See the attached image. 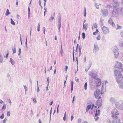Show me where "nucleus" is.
<instances>
[{
	"label": "nucleus",
	"mask_w": 123,
	"mask_h": 123,
	"mask_svg": "<svg viewBox=\"0 0 123 123\" xmlns=\"http://www.w3.org/2000/svg\"><path fill=\"white\" fill-rule=\"evenodd\" d=\"M7 120V118H5L4 120L3 121V123H6Z\"/></svg>",
	"instance_id": "nucleus-46"
},
{
	"label": "nucleus",
	"mask_w": 123,
	"mask_h": 123,
	"mask_svg": "<svg viewBox=\"0 0 123 123\" xmlns=\"http://www.w3.org/2000/svg\"><path fill=\"white\" fill-rule=\"evenodd\" d=\"M82 120L80 119H79L78 120L77 123H81Z\"/></svg>",
	"instance_id": "nucleus-49"
},
{
	"label": "nucleus",
	"mask_w": 123,
	"mask_h": 123,
	"mask_svg": "<svg viewBox=\"0 0 123 123\" xmlns=\"http://www.w3.org/2000/svg\"><path fill=\"white\" fill-rule=\"evenodd\" d=\"M3 61V58L2 56L0 55V62H2Z\"/></svg>",
	"instance_id": "nucleus-36"
},
{
	"label": "nucleus",
	"mask_w": 123,
	"mask_h": 123,
	"mask_svg": "<svg viewBox=\"0 0 123 123\" xmlns=\"http://www.w3.org/2000/svg\"><path fill=\"white\" fill-rule=\"evenodd\" d=\"M101 99L100 100H98L97 101L96 103V105L97 106H98V108L101 107L102 106V104L101 103Z\"/></svg>",
	"instance_id": "nucleus-14"
},
{
	"label": "nucleus",
	"mask_w": 123,
	"mask_h": 123,
	"mask_svg": "<svg viewBox=\"0 0 123 123\" xmlns=\"http://www.w3.org/2000/svg\"><path fill=\"white\" fill-rule=\"evenodd\" d=\"M32 99L34 103H37V101L35 98H32Z\"/></svg>",
	"instance_id": "nucleus-40"
},
{
	"label": "nucleus",
	"mask_w": 123,
	"mask_h": 123,
	"mask_svg": "<svg viewBox=\"0 0 123 123\" xmlns=\"http://www.w3.org/2000/svg\"><path fill=\"white\" fill-rule=\"evenodd\" d=\"M82 37L83 39H84L85 38V35L84 32H83L82 33Z\"/></svg>",
	"instance_id": "nucleus-35"
},
{
	"label": "nucleus",
	"mask_w": 123,
	"mask_h": 123,
	"mask_svg": "<svg viewBox=\"0 0 123 123\" xmlns=\"http://www.w3.org/2000/svg\"><path fill=\"white\" fill-rule=\"evenodd\" d=\"M91 65H92L91 63V62L89 63V64L88 67V70H89L90 69V67H91Z\"/></svg>",
	"instance_id": "nucleus-41"
},
{
	"label": "nucleus",
	"mask_w": 123,
	"mask_h": 123,
	"mask_svg": "<svg viewBox=\"0 0 123 123\" xmlns=\"http://www.w3.org/2000/svg\"><path fill=\"white\" fill-rule=\"evenodd\" d=\"M120 15L123 17V7H122L120 9Z\"/></svg>",
	"instance_id": "nucleus-22"
},
{
	"label": "nucleus",
	"mask_w": 123,
	"mask_h": 123,
	"mask_svg": "<svg viewBox=\"0 0 123 123\" xmlns=\"http://www.w3.org/2000/svg\"><path fill=\"white\" fill-rule=\"evenodd\" d=\"M93 26L95 28H97V24L96 23H95L93 25Z\"/></svg>",
	"instance_id": "nucleus-48"
},
{
	"label": "nucleus",
	"mask_w": 123,
	"mask_h": 123,
	"mask_svg": "<svg viewBox=\"0 0 123 123\" xmlns=\"http://www.w3.org/2000/svg\"><path fill=\"white\" fill-rule=\"evenodd\" d=\"M63 49H62V44H61V52H60V53H61V56H62V53H63Z\"/></svg>",
	"instance_id": "nucleus-30"
},
{
	"label": "nucleus",
	"mask_w": 123,
	"mask_h": 123,
	"mask_svg": "<svg viewBox=\"0 0 123 123\" xmlns=\"http://www.w3.org/2000/svg\"><path fill=\"white\" fill-rule=\"evenodd\" d=\"M99 90H97L95 91L94 93V96L96 98H97L98 97V96L100 94H101Z\"/></svg>",
	"instance_id": "nucleus-13"
},
{
	"label": "nucleus",
	"mask_w": 123,
	"mask_h": 123,
	"mask_svg": "<svg viewBox=\"0 0 123 123\" xmlns=\"http://www.w3.org/2000/svg\"><path fill=\"white\" fill-rule=\"evenodd\" d=\"M106 7L108 8H110L111 9L113 7V6H112L110 5H107Z\"/></svg>",
	"instance_id": "nucleus-44"
},
{
	"label": "nucleus",
	"mask_w": 123,
	"mask_h": 123,
	"mask_svg": "<svg viewBox=\"0 0 123 123\" xmlns=\"http://www.w3.org/2000/svg\"><path fill=\"white\" fill-rule=\"evenodd\" d=\"M105 90L103 86V85L101 88V94H103L104 93V92L105 91Z\"/></svg>",
	"instance_id": "nucleus-17"
},
{
	"label": "nucleus",
	"mask_w": 123,
	"mask_h": 123,
	"mask_svg": "<svg viewBox=\"0 0 123 123\" xmlns=\"http://www.w3.org/2000/svg\"><path fill=\"white\" fill-rule=\"evenodd\" d=\"M12 52L14 54L16 52V50L15 47H14V48H12Z\"/></svg>",
	"instance_id": "nucleus-32"
},
{
	"label": "nucleus",
	"mask_w": 123,
	"mask_h": 123,
	"mask_svg": "<svg viewBox=\"0 0 123 123\" xmlns=\"http://www.w3.org/2000/svg\"><path fill=\"white\" fill-rule=\"evenodd\" d=\"M99 117H95V121H97L98 120V119H99Z\"/></svg>",
	"instance_id": "nucleus-61"
},
{
	"label": "nucleus",
	"mask_w": 123,
	"mask_h": 123,
	"mask_svg": "<svg viewBox=\"0 0 123 123\" xmlns=\"http://www.w3.org/2000/svg\"><path fill=\"white\" fill-rule=\"evenodd\" d=\"M45 30H46V28L45 27H43V33L44 34H45Z\"/></svg>",
	"instance_id": "nucleus-58"
},
{
	"label": "nucleus",
	"mask_w": 123,
	"mask_h": 123,
	"mask_svg": "<svg viewBox=\"0 0 123 123\" xmlns=\"http://www.w3.org/2000/svg\"><path fill=\"white\" fill-rule=\"evenodd\" d=\"M91 106L92 105L91 104L87 106L86 109V112H87L88 110L90 109Z\"/></svg>",
	"instance_id": "nucleus-18"
},
{
	"label": "nucleus",
	"mask_w": 123,
	"mask_h": 123,
	"mask_svg": "<svg viewBox=\"0 0 123 123\" xmlns=\"http://www.w3.org/2000/svg\"><path fill=\"white\" fill-rule=\"evenodd\" d=\"M53 102V101H52L49 104V105H51L52 104Z\"/></svg>",
	"instance_id": "nucleus-64"
},
{
	"label": "nucleus",
	"mask_w": 123,
	"mask_h": 123,
	"mask_svg": "<svg viewBox=\"0 0 123 123\" xmlns=\"http://www.w3.org/2000/svg\"><path fill=\"white\" fill-rule=\"evenodd\" d=\"M102 30L103 33L105 34H106L109 32L108 29L105 26H103Z\"/></svg>",
	"instance_id": "nucleus-11"
},
{
	"label": "nucleus",
	"mask_w": 123,
	"mask_h": 123,
	"mask_svg": "<svg viewBox=\"0 0 123 123\" xmlns=\"http://www.w3.org/2000/svg\"><path fill=\"white\" fill-rule=\"evenodd\" d=\"M32 30V29L31 28H30V35L31 36V31Z\"/></svg>",
	"instance_id": "nucleus-56"
},
{
	"label": "nucleus",
	"mask_w": 123,
	"mask_h": 123,
	"mask_svg": "<svg viewBox=\"0 0 123 123\" xmlns=\"http://www.w3.org/2000/svg\"><path fill=\"white\" fill-rule=\"evenodd\" d=\"M94 48L93 49V53H96L99 50V48L97 44H95L94 45Z\"/></svg>",
	"instance_id": "nucleus-8"
},
{
	"label": "nucleus",
	"mask_w": 123,
	"mask_h": 123,
	"mask_svg": "<svg viewBox=\"0 0 123 123\" xmlns=\"http://www.w3.org/2000/svg\"><path fill=\"white\" fill-rule=\"evenodd\" d=\"M114 74L116 77V79L118 83H120L122 81L123 79V76L121 74L120 70L117 69H114Z\"/></svg>",
	"instance_id": "nucleus-1"
},
{
	"label": "nucleus",
	"mask_w": 123,
	"mask_h": 123,
	"mask_svg": "<svg viewBox=\"0 0 123 123\" xmlns=\"http://www.w3.org/2000/svg\"><path fill=\"white\" fill-rule=\"evenodd\" d=\"M96 113L95 114V117H97V116H98V114L97 113V110L96 111Z\"/></svg>",
	"instance_id": "nucleus-51"
},
{
	"label": "nucleus",
	"mask_w": 123,
	"mask_h": 123,
	"mask_svg": "<svg viewBox=\"0 0 123 123\" xmlns=\"http://www.w3.org/2000/svg\"><path fill=\"white\" fill-rule=\"evenodd\" d=\"M121 35L122 37L123 38V31H121Z\"/></svg>",
	"instance_id": "nucleus-52"
},
{
	"label": "nucleus",
	"mask_w": 123,
	"mask_h": 123,
	"mask_svg": "<svg viewBox=\"0 0 123 123\" xmlns=\"http://www.w3.org/2000/svg\"><path fill=\"white\" fill-rule=\"evenodd\" d=\"M10 14V13L9 12V10L8 9H7L6 11V13L5 14V15L6 16H8Z\"/></svg>",
	"instance_id": "nucleus-23"
},
{
	"label": "nucleus",
	"mask_w": 123,
	"mask_h": 123,
	"mask_svg": "<svg viewBox=\"0 0 123 123\" xmlns=\"http://www.w3.org/2000/svg\"><path fill=\"white\" fill-rule=\"evenodd\" d=\"M84 16L85 17H86V8L85 7H84Z\"/></svg>",
	"instance_id": "nucleus-39"
},
{
	"label": "nucleus",
	"mask_w": 123,
	"mask_h": 123,
	"mask_svg": "<svg viewBox=\"0 0 123 123\" xmlns=\"http://www.w3.org/2000/svg\"><path fill=\"white\" fill-rule=\"evenodd\" d=\"M112 22H113V21L111 18H110L108 20V22L110 25L112 23Z\"/></svg>",
	"instance_id": "nucleus-25"
},
{
	"label": "nucleus",
	"mask_w": 123,
	"mask_h": 123,
	"mask_svg": "<svg viewBox=\"0 0 123 123\" xmlns=\"http://www.w3.org/2000/svg\"><path fill=\"white\" fill-rule=\"evenodd\" d=\"M52 107H51V110H50V114H49V116H50V119H49L50 121L51 119V113H52Z\"/></svg>",
	"instance_id": "nucleus-29"
},
{
	"label": "nucleus",
	"mask_w": 123,
	"mask_h": 123,
	"mask_svg": "<svg viewBox=\"0 0 123 123\" xmlns=\"http://www.w3.org/2000/svg\"><path fill=\"white\" fill-rule=\"evenodd\" d=\"M73 61L74 62L75 60V58H74V53H73Z\"/></svg>",
	"instance_id": "nucleus-54"
},
{
	"label": "nucleus",
	"mask_w": 123,
	"mask_h": 123,
	"mask_svg": "<svg viewBox=\"0 0 123 123\" xmlns=\"http://www.w3.org/2000/svg\"><path fill=\"white\" fill-rule=\"evenodd\" d=\"M101 12L104 17H106L108 15V11L106 9L101 10Z\"/></svg>",
	"instance_id": "nucleus-9"
},
{
	"label": "nucleus",
	"mask_w": 123,
	"mask_h": 123,
	"mask_svg": "<svg viewBox=\"0 0 123 123\" xmlns=\"http://www.w3.org/2000/svg\"><path fill=\"white\" fill-rule=\"evenodd\" d=\"M30 6H29L28 8V19L29 18L30 16V8L29 7Z\"/></svg>",
	"instance_id": "nucleus-26"
},
{
	"label": "nucleus",
	"mask_w": 123,
	"mask_h": 123,
	"mask_svg": "<svg viewBox=\"0 0 123 123\" xmlns=\"http://www.w3.org/2000/svg\"><path fill=\"white\" fill-rule=\"evenodd\" d=\"M111 25L112 27H115V24L113 22H112V23H111Z\"/></svg>",
	"instance_id": "nucleus-43"
},
{
	"label": "nucleus",
	"mask_w": 123,
	"mask_h": 123,
	"mask_svg": "<svg viewBox=\"0 0 123 123\" xmlns=\"http://www.w3.org/2000/svg\"><path fill=\"white\" fill-rule=\"evenodd\" d=\"M6 105L5 104H4L3 106H2V110L5 109H6Z\"/></svg>",
	"instance_id": "nucleus-34"
},
{
	"label": "nucleus",
	"mask_w": 123,
	"mask_h": 123,
	"mask_svg": "<svg viewBox=\"0 0 123 123\" xmlns=\"http://www.w3.org/2000/svg\"><path fill=\"white\" fill-rule=\"evenodd\" d=\"M68 68V67L66 65L65 66V71H67V70Z\"/></svg>",
	"instance_id": "nucleus-63"
},
{
	"label": "nucleus",
	"mask_w": 123,
	"mask_h": 123,
	"mask_svg": "<svg viewBox=\"0 0 123 123\" xmlns=\"http://www.w3.org/2000/svg\"><path fill=\"white\" fill-rule=\"evenodd\" d=\"M120 84L119 85V88L121 89H123V81L121 82Z\"/></svg>",
	"instance_id": "nucleus-21"
},
{
	"label": "nucleus",
	"mask_w": 123,
	"mask_h": 123,
	"mask_svg": "<svg viewBox=\"0 0 123 123\" xmlns=\"http://www.w3.org/2000/svg\"><path fill=\"white\" fill-rule=\"evenodd\" d=\"M114 3L113 4V7L114 8H116L119 5V3L117 1H113Z\"/></svg>",
	"instance_id": "nucleus-12"
},
{
	"label": "nucleus",
	"mask_w": 123,
	"mask_h": 123,
	"mask_svg": "<svg viewBox=\"0 0 123 123\" xmlns=\"http://www.w3.org/2000/svg\"><path fill=\"white\" fill-rule=\"evenodd\" d=\"M116 107L118 109L123 110V103L121 101L116 103L115 104Z\"/></svg>",
	"instance_id": "nucleus-6"
},
{
	"label": "nucleus",
	"mask_w": 123,
	"mask_h": 123,
	"mask_svg": "<svg viewBox=\"0 0 123 123\" xmlns=\"http://www.w3.org/2000/svg\"><path fill=\"white\" fill-rule=\"evenodd\" d=\"M119 11L117 9H114L112 13V16L113 17H117L119 16Z\"/></svg>",
	"instance_id": "nucleus-5"
},
{
	"label": "nucleus",
	"mask_w": 123,
	"mask_h": 123,
	"mask_svg": "<svg viewBox=\"0 0 123 123\" xmlns=\"http://www.w3.org/2000/svg\"><path fill=\"white\" fill-rule=\"evenodd\" d=\"M47 82H48L47 85H49V77H48L47 79Z\"/></svg>",
	"instance_id": "nucleus-57"
},
{
	"label": "nucleus",
	"mask_w": 123,
	"mask_h": 123,
	"mask_svg": "<svg viewBox=\"0 0 123 123\" xmlns=\"http://www.w3.org/2000/svg\"><path fill=\"white\" fill-rule=\"evenodd\" d=\"M87 84L86 82L84 84V89L85 90H86L87 89Z\"/></svg>",
	"instance_id": "nucleus-33"
},
{
	"label": "nucleus",
	"mask_w": 123,
	"mask_h": 123,
	"mask_svg": "<svg viewBox=\"0 0 123 123\" xmlns=\"http://www.w3.org/2000/svg\"><path fill=\"white\" fill-rule=\"evenodd\" d=\"M88 25V24H84V23H83V28L84 27V29L86 31V30L87 28Z\"/></svg>",
	"instance_id": "nucleus-19"
},
{
	"label": "nucleus",
	"mask_w": 123,
	"mask_h": 123,
	"mask_svg": "<svg viewBox=\"0 0 123 123\" xmlns=\"http://www.w3.org/2000/svg\"><path fill=\"white\" fill-rule=\"evenodd\" d=\"M7 101L10 104V105L11 104V102L10 99H7Z\"/></svg>",
	"instance_id": "nucleus-55"
},
{
	"label": "nucleus",
	"mask_w": 123,
	"mask_h": 123,
	"mask_svg": "<svg viewBox=\"0 0 123 123\" xmlns=\"http://www.w3.org/2000/svg\"><path fill=\"white\" fill-rule=\"evenodd\" d=\"M113 50V53L114 54V57L115 58H117L119 55V53L118 51V49L117 48H115Z\"/></svg>",
	"instance_id": "nucleus-7"
},
{
	"label": "nucleus",
	"mask_w": 123,
	"mask_h": 123,
	"mask_svg": "<svg viewBox=\"0 0 123 123\" xmlns=\"http://www.w3.org/2000/svg\"><path fill=\"white\" fill-rule=\"evenodd\" d=\"M119 45L120 47H123V41H120L119 43Z\"/></svg>",
	"instance_id": "nucleus-27"
},
{
	"label": "nucleus",
	"mask_w": 123,
	"mask_h": 123,
	"mask_svg": "<svg viewBox=\"0 0 123 123\" xmlns=\"http://www.w3.org/2000/svg\"><path fill=\"white\" fill-rule=\"evenodd\" d=\"M111 113L112 114V117L114 119H117L119 115V112L115 108L112 110Z\"/></svg>",
	"instance_id": "nucleus-3"
},
{
	"label": "nucleus",
	"mask_w": 123,
	"mask_h": 123,
	"mask_svg": "<svg viewBox=\"0 0 123 123\" xmlns=\"http://www.w3.org/2000/svg\"><path fill=\"white\" fill-rule=\"evenodd\" d=\"M104 21V19H103L102 18H101L100 19V24L101 25H103V22Z\"/></svg>",
	"instance_id": "nucleus-24"
},
{
	"label": "nucleus",
	"mask_w": 123,
	"mask_h": 123,
	"mask_svg": "<svg viewBox=\"0 0 123 123\" xmlns=\"http://www.w3.org/2000/svg\"><path fill=\"white\" fill-rule=\"evenodd\" d=\"M10 111H8L7 112V116H10Z\"/></svg>",
	"instance_id": "nucleus-45"
},
{
	"label": "nucleus",
	"mask_w": 123,
	"mask_h": 123,
	"mask_svg": "<svg viewBox=\"0 0 123 123\" xmlns=\"http://www.w3.org/2000/svg\"><path fill=\"white\" fill-rule=\"evenodd\" d=\"M40 91L39 89V87H38V86H37V92H39V91Z\"/></svg>",
	"instance_id": "nucleus-60"
},
{
	"label": "nucleus",
	"mask_w": 123,
	"mask_h": 123,
	"mask_svg": "<svg viewBox=\"0 0 123 123\" xmlns=\"http://www.w3.org/2000/svg\"><path fill=\"white\" fill-rule=\"evenodd\" d=\"M115 120L112 121V123H120V120L118 119H116Z\"/></svg>",
	"instance_id": "nucleus-16"
},
{
	"label": "nucleus",
	"mask_w": 123,
	"mask_h": 123,
	"mask_svg": "<svg viewBox=\"0 0 123 123\" xmlns=\"http://www.w3.org/2000/svg\"><path fill=\"white\" fill-rule=\"evenodd\" d=\"M110 102L112 104L115 103L116 102V100L115 98H111L110 99Z\"/></svg>",
	"instance_id": "nucleus-15"
},
{
	"label": "nucleus",
	"mask_w": 123,
	"mask_h": 123,
	"mask_svg": "<svg viewBox=\"0 0 123 123\" xmlns=\"http://www.w3.org/2000/svg\"><path fill=\"white\" fill-rule=\"evenodd\" d=\"M9 62L11 63L12 65H13L15 63L14 61L12 58H10Z\"/></svg>",
	"instance_id": "nucleus-20"
},
{
	"label": "nucleus",
	"mask_w": 123,
	"mask_h": 123,
	"mask_svg": "<svg viewBox=\"0 0 123 123\" xmlns=\"http://www.w3.org/2000/svg\"><path fill=\"white\" fill-rule=\"evenodd\" d=\"M4 117V113H3L0 116V118L1 119H3Z\"/></svg>",
	"instance_id": "nucleus-42"
},
{
	"label": "nucleus",
	"mask_w": 123,
	"mask_h": 123,
	"mask_svg": "<svg viewBox=\"0 0 123 123\" xmlns=\"http://www.w3.org/2000/svg\"><path fill=\"white\" fill-rule=\"evenodd\" d=\"M54 18L53 17L51 16L50 18H49V20L50 21L53 20Z\"/></svg>",
	"instance_id": "nucleus-47"
},
{
	"label": "nucleus",
	"mask_w": 123,
	"mask_h": 123,
	"mask_svg": "<svg viewBox=\"0 0 123 123\" xmlns=\"http://www.w3.org/2000/svg\"><path fill=\"white\" fill-rule=\"evenodd\" d=\"M10 20L11 23L13 25H15V22L13 21L12 19V18H11Z\"/></svg>",
	"instance_id": "nucleus-28"
},
{
	"label": "nucleus",
	"mask_w": 123,
	"mask_h": 123,
	"mask_svg": "<svg viewBox=\"0 0 123 123\" xmlns=\"http://www.w3.org/2000/svg\"><path fill=\"white\" fill-rule=\"evenodd\" d=\"M40 25L39 23L38 24V25L37 26V31H40Z\"/></svg>",
	"instance_id": "nucleus-31"
},
{
	"label": "nucleus",
	"mask_w": 123,
	"mask_h": 123,
	"mask_svg": "<svg viewBox=\"0 0 123 123\" xmlns=\"http://www.w3.org/2000/svg\"><path fill=\"white\" fill-rule=\"evenodd\" d=\"M24 87L25 89V94H26V92L27 90V88L26 86H24Z\"/></svg>",
	"instance_id": "nucleus-37"
},
{
	"label": "nucleus",
	"mask_w": 123,
	"mask_h": 123,
	"mask_svg": "<svg viewBox=\"0 0 123 123\" xmlns=\"http://www.w3.org/2000/svg\"><path fill=\"white\" fill-rule=\"evenodd\" d=\"M89 75L94 79L97 80L96 82V85L97 87L100 86L101 84L100 79L98 78L97 76V74L96 73L91 72L89 73Z\"/></svg>",
	"instance_id": "nucleus-2"
},
{
	"label": "nucleus",
	"mask_w": 123,
	"mask_h": 123,
	"mask_svg": "<svg viewBox=\"0 0 123 123\" xmlns=\"http://www.w3.org/2000/svg\"><path fill=\"white\" fill-rule=\"evenodd\" d=\"M27 36L26 39V42H25V45H26L27 44Z\"/></svg>",
	"instance_id": "nucleus-62"
},
{
	"label": "nucleus",
	"mask_w": 123,
	"mask_h": 123,
	"mask_svg": "<svg viewBox=\"0 0 123 123\" xmlns=\"http://www.w3.org/2000/svg\"><path fill=\"white\" fill-rule=\"evenodd\" d=\"M74 118V117L73 115H72L71 116V121H72V120Z\"/></svg>",
	"instance_id": "nucleus-59"
},
{
	"label": "nucleus",
	"mask_w": 123,
	"mask_h": 123,
	"mask_svg": "<svg viewBox=\"0 0 123 123\" xmlns=\"http://www.w3.org/2000/svg\"><path fill=\"white\" fill-rule=\"evenodd\" d=\"M122 28V27L120 26L119 25H117V27L116 28L117 30H118L119 29H121Z\"/></svg>",
	"instance_id": "nucleus-38"
},
{
	"label": "nucleus",
	"mask_w": 123,
	"mask_h": 123,
	"mask_svg": "<svg viewBox=\"0 0 123 123\" xmlns=\"http://www.w3.org/2000/svg\"><path fill=\"white\" fill-rule=\"evenodd\" d=\"M58 30L59 31H60V28L61 27V16H60L59 18L58 19Z\"/></svg>",
	"instance_id": "nucleus-10"
},
{
	"label": "nucleus",
	"mask_w": 123,
	"mask_h": 123,
	"mask_svg": "<svg viewBox=\"0 0 123 123\" xmlns=\"http://www.w3.org/2000/svg\"><path fill=\"white\" fill-rule=\"evenodd\" d=\"M114 68L120 70L122 72L123 71V67L122 66V63L120 62H117V64L115 66Z\"/></svg>",
	"instance_id": "nucleus-4"
},
{
	"label": "nucleus",
	"mask_w": 123,
	"mask_h": 123,
	"mask_svg": "<svg viewBox=\"0 0 123 123\" xmlns=\"http://www.w3.org/2000/svg\"><path fill=\"white\" fill-rule=\"evenodd\" d=\"M100 36L99 35L98 37H96V38L98 40H99L100 39Z\"/></svg>",
	"instance_id": "nucleus-50"
},
{
	"label": "nucleus",
	"mask_w": 123,
	"mask_h": 123,
	"mask_svg": "<svg viewBox=\"0 0 123 123\" xmlns=\"http://www.w3.org/2000/svg\"><path fill=\"white\" fill-rule=\"evenodd\" d=\"M71 87H73L74 82L73 81H71Z\"/></svg>",
	"instance_id": "nucleus-53"
}]
</instances>
